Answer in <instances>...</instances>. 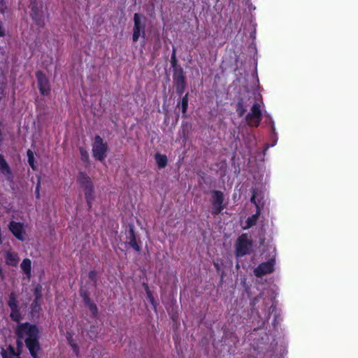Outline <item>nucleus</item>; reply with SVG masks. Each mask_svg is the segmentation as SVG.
Returning a JSON list of instances; mask_svg holds the SVG:
<instances>
[{
	"label": "nucleus",
	"mask_w": 358,
	"mask_h": 358,
	"mask_svg": "<svg viewBox=\"0 0 358 358\" xmlns=\"http://www.w3.org/2000/svg\"><path fill=\"white\" fill-rule=\"evenodd\" d=\"M7 304L10 309V320L18 323L14 329L17 348H22L24 342L32 358H40L41 346L39 342L38 327L28 322L20 323L23 319V315L15 292H13L9 294Z\"/></svg>",
	"instance_id": "obj_1"
},
{
	"label": "nucleus",
	"mask_w": 358,
	"mask_h": 358,
	"mask_svg": "<svg viewBox=\"0 0 358 358\" xmlns=\"http://www.w3.org/2000/svg\"><path fill=\"white\" fill-rule=\"evenodd\" d=\"M146 20V17L140 13L134 14L132 34L134 42H137L141 36L143 38H145Z\"/></svg>",
	"instance_id": "obj_2"
},
{
	"label": "nucleus",
	"mask_w": 358,
	"mask_h": 358,
	"mask_svg": "<svg viewBox=\"0 0 358 358\" xmlns=\"http://www.w3.org/2000/svg\"><path fill=\"white\" fill-rule=\"evenodd\" d=\"M108 149L107 143L103 142V138L100 136L96 135L92 143V151L93 157L96 159L103 162L107 155Z\"/></svg>",
	"instance_id": "obj_3"
},
{
	"label": "nucleus",
	"mask_w": 358,
	"mask_h": 358,
	"mask_svg": "<svg viewBox=\"0 0 358 358\" xmlns=\"http://www.w3.org/2000/svg\"><path fill=\"white\" fill-rule=\"evenodd\" d=\"M252 241L248 238L247 234H241L237 239L236 243V255L243 257L251 251Z\"/></svg>",
	"instance_id": "obj_4"
},
{
	"label": "nucleus",
	"mask_w": 358,
	"mask_h": 358,
	"mask_svg": "<svg viewBox=\"0 0 358 358\" xmlns=\"http://www.w3.org/2000/svg\"><path fill=\"white\" fill-rule=\"evenodd\" d=\"M210 194V202L212 204L211 214L213 216H216L221 213L225 208V206L223 203L224 199V194L220 190H211Z\"/></svg>",
	"instance_id": "obj_5"
},
{
	"label": "nucleus",
	"mask_w": 358,
	"mask_h": 358,
	"mask_svg": "<svg viewBox=\"0 0 358 358\" xmlns=\"http://www.w3.org/2000/svg\"><path fill=\"white\" fill-rule=\"evenodd\" d=\"M173 83L176 94L181 96L185 92L187 86L186 77L182 68L173 72Z\"/></svg>",
	"instance_id": "obj_6"
},
{
	"label": "nucleus",
	"mask_w": 358,
	"mask_h": 358,
	"mask_svg": "<svg viewBox=\"0 0 358 358\" xmlns=\"http://www.w3.org/2000/svg\"><path fill=\"white\" fill-rule=\"evenodd\" d=\"M262 120L261 106L258 103H255L251 108V112L245 116V120L250 127H257Z\"/></svg>",
	"instance_id": "obj_7"
},
{
	"label": "nucleus",
	"mask_w": 358,
	"mask_h": 358,
	"mask_svg": "<svg viewBox=\"0 0 358 358\" xmlns=\"http://www.w3.org/2000/svg\"><path fill=\"white\" fill-rule=\"evenodd\" d=\"M38 88L40 94L44 96L50 95L51 92V85L47 76L41 70L36 72Z\"/></svg>",
	"instance_id": "obj_8"
},
{
	"label": "nucleus",
	"mask_w": 358,
	"mask_h": 358,
	"mask_svg": "<svg viewBox=\"0 0 358 358\" xmlns=\"http://www.w3.org/2000/svg\"><path fill=\"white\" fill-rule=\"evenodd\" d=\"M77 183L83 189L85 194L94 192V184L90 177L84 171H80L76 178Z\"/></svg>",
	"instance_id": "obj_9"
},
{
	"label": "nucleus",
	"mask_w": 358,
	"mask_h": 358,
	"mask_svg": "<svg viewBox=\"0 0 358 358\" xmlns=\"http://www.w3.org/2000/svg\"><path fill=\"white\" fill-rule=\"evenodd\" d=\"M30 8L32 20L38 27H43L45 23L41 13V4H39L38 0H30Z\"/></svg>",
	"instance_id": "obj_10"
},
{
	"label": "nucleus",
	"mask_w": 358,
	"mask_h": 358,
	"mask_svg": "<svg viewBox=\"0 0 358 358\" xmlns=\"http://www.w3.org/2000/svg\"><path fill=\"white\" fill-rule=\"evenodd\" d=\"M275 259H271L266 262L261 263L254 270V274L257 278L271 273L274 271Z\"/></svg>",
	"instance_id": "obj_11"
},
{
	"label": "nucleus",
	"mask_w": 358,
	"mask_h": 358,
	"mask_svg": "<svg viewBox=\"0 0 358 358\" xmlns=\"http://www.w3.org/2000/svg\"><path fill=\"white\" fill-rule=\"evenodd\" d=\"M8 229L17 240L24 241L25 231L23 223L12 220L8 224Z\"/></svg>",
	"instance_id": "obj_12"
},
{
	"label": "nucleus",
	"mask_w": 358,
	"mask_h": 358,
	"mask_svg": "<svg viewBox=\"0 0 358 358\" xmlns=\"http://www.w3.org/2000/svg\"><path fill=\"white\" fill-rule=\"evenodd\" d=\"M0 172L6 177L8 181H13L14 176L12 170L1 154H0Z\"/></svg>",
	"instance_id": "obj_13"
},
{
	"label": "nucleus",
	"mask_w": 358,
	"mask_h": 358,
	"mask_svg": "<svg viewBox=\"0 0 358 358\" xmlns=\"http://www.w3.org/2000/svg\"><path fill=\"white\" fill-rule=\"evenodd\" d=\"M128 244L136 252H140L141 248L136 241V235L133 226H130L129 229V236H127Z\"/></svg>",
	"instance_id": "obj_14"
},
{
	"label": "nucleus",
	"mask_w": 358,
	"mask_h": 358,
	"mask_svg": "<svg viewBox=\"0 0 358 358\" xmlns=\"http://www.w3.org/2000/svg\"><path fill=\"white\" fill-rule=\"evenodd\" d=\"M155 159L159 169H164L166 166L168 159L166 155H162L157 152L155 155Z\"/></svg>",
	"instance_id": "obj_15"
},
{
	"label": "nucleus",
	"mask_w": 358,
	"mask_h": 358,
	"mask_svg": "<svg viewBox=\"0 0 358 358\" xmlns=\"http://www.w3.org/2000/svg\"><path fill=\"white\" fill-rule=\"evenodd\" d=\"M20 268L27 278H30L31 273V262L29 259L25 258L20 264Z\"/></svg>",
	"instance_id": "obj_16"
},
{
	"label": "nucleus",
	"mask_w": 358,
	"mask_h": 358,
	"mask_svg": "<svg viewBox=\"0 0 358 358\" xmlns=\"http://www.w3.org/2000/svg\"><path fill=\"white\" fill-rule=\"evenodd\" d=\"M260 215V210H257V213L252 216L247 218L245 222V226L243 227L244 229H248L257 224L258 217Z\"/></svg>",
	"instance_id": "obj_17"
},
{
	"label": "nucleus",
	"mask_w": 358,
	"mask_h": 358,
	"mask_svg": "<svg viewBox=\"0 0 358 358\" xmlns=\"http://www.w3.org/2000/svg\"><path fill=\"white\" fill-rule=\"evenodd\" d=\"M188 102H189V94L187 93L183 96L180 102L178 103V106L179 104L181 106V110L183 117H186V113L188 108Z\"/></svg>",
	"instance_id": "obj_18"
},
{
	"label": "nucleus",
	"mask_w": 358,
	"mask_h": 358,
	"mask_svg": "<svg viewBox=\"0 0 358 358\" xmlns=\"http://www.w3.org/2000/svg\"><path fill=\"white\" fill-rule=\"evenodd\" d=\"M6 259L7 264L12 266H17L19 262L17 255L12 252H8Z\"/></svg>",
	"instance_id": "obj_19"
},
{
	"label": "nucleus",
	"mask_w": 358,
	"mask_h": 358,
	"mask_svg": "<svg viewBox=\"0 0 358 358\" xmlns=\"http://www.w3.org/2000/svg\"><path fill=\"white\" fill-rule=\"evenodd\" d=\"M41 310L40 301L34 300L30 305V313L32 316L38 315Z\"/></svg>",
	"instance_id": "obj_20"
},
{
	"label": "nucleus",
	"mask_w": 358,
	"mask_h": 358,
	"mask_svg": "<svg viewBox=\"0 0 358 358\" xmlns=\"http://www.w3.org/2000/svg\"><path fill=\"white\" fill-rule=\"evenodd\" d=\"M170 62L171 66L173 68V73L177 71L178 69L182 68L180 66L178 65V59L176 58V50L175 48H173Z\"/></svg>",
	"instance_id": "obj_21"
},
{
	"label": "nucleus",
	"mask_w": 358,
	"mask_h": 358,
	"mask_svg": "<svg viewBox=\"0 0 358 358\" xmlns=\"http://www.w3.org/2000/svg\"><path fill=\"white\" fill-rule=\"evenodd\" d=\"M236 111L238 117H243L245 115L246 112V108L244 106L242 99H239L238 101L237 102L236 105Z\"/></svg>",
	"instance_id": "obj_22"
},
{
	"label": "nucleus",
	"mask_w": 358,
	"mask_h": 358,
	"mask_svg": "<svg viewBox=\"0 0 358 358\" xmlns=\"http://www.w3.org/2000/svg\"><path fill=\"white\" fill-rule=\"evenodd\" d=\"M27 157H28V163L29 164V166H31V168L34 170V171H36L37 169V167L35 165V162H34V152L31 150H28L27 151Z\"/></svg>",
	"instance_id": "obj_23"
},
{
	"label": "nucleus",
	"mask_w": 358,
	"mask_h": 358,
	"mask_svg": "<svg viewBox=\"0 0 358 358\" xmlns=\"http://www.w3.org/2000/svg\"><path fill=\"white\" fill-rule=\"evenodd\" d=\"M79 152H80L81 160L84 163H89L90 156H89V153H88L87 150L83 147H80Z\"/></svg>",
	"instance_id": "obj_24"
},
{
	"label": "nucleus",
	"mask_w": 358,
	"mask_h": 358,
	"mask_svg": "<svg viewBox=\"0 0 358 358\" xmlns=\"http://www.w3.org/2000/svg\"><path fill=\"white\" fill-rule=\"evenodd\" d=\"M85 306L87 307H88L92 316L94 317H96L98 315V308H97L96 305L92 301H90V302L86 303Z\"/></svg>",
	"instance_id": "obj_25"
},
{
	"label": "nucleus",
	"mask_w": 358,
	"mask_h": 358,
	"mask_svg": "<svg viewBox=\"0 0 358 358\" xmlns=\"http://www.w3.org/2000/svg\"><path fill=\"white\" fill-rule=\"evenodd\" d=\"M66 338H67L69 345L71 347V348L73 349L75 354L76 355H78L79 353V348H78V345L74 342V340H73L72 336L69 335L66 336Z\"/></svg>",
	"instance_id": "obj_26"
},
{
	"label": "nucleus",
	"mask_w": 358,
	"mask_h": 358,
	"mask_svg": "<svg viewBox=\"0 0 358 358\" xmlns=\"http://www.w3.org/2000/svg\"><path fill=\"white\" fill-rule=\"evenodd\" d=\"M34 300H38L41 301L42 298V287L41 285H38L34 290Z\"/></svg>",
	"instance_id": "obj_27"
},
{
	"label": "nucleus",
	"mask_w": 358,
	"mask_h": 358,
	"mask_svg": "<svg viewBox=\"0 0 358 358\" xmlns=\"http://www.w3.org/2000/svg\"><path fill=\"white\" fill-rule=\"evenodd\" d=\"M88 277L93 282L94 285L96 286L97 284V272L94 270L90 271Z\"/></svg>",
	"instance_id": "obj_28"
},
{
	"label": "nucleus",
	"mask_w": 358,
	"mask_h": 358,
	"mask_svg": "<svg viewBox=\"0 0 358 358\" xmlns=\"http://www.w3.org/2000/svg\"><path fill=\"white\" fill-rule=\"evenodd\" d=\"M85 197L86 199L87 205L88 208L90 209L92 206V201L94 199V193H90V194H85Z\"/></svg>",
	"instance_id": "obj_29"
},
{
	"label": "nucleus",
	"mask_w": 358,
	"mask_h": 358,
	"mask_svg": "<svg viewBox=\"0 0 358 358\" xmlns=\"http://www.w3.org/2000/svg\"><path fill=\"white\" fill-rule=\"evenodd\" d=\"M80 295L82 297L85 305L86 303H87L88 302H90V301H92L91 299L90 298L87 291L81 289L80 292Z\"/></svg>",
	"instance_id": "obj_30"
},
{
	"label": "nucleus",
	"mask_w": 358,
	"mask_h": 358,
	"mask_svg": "<svg viewBox=\"0 0 358 358\" xmlns=\"http://www.w3.org/2000/svg\"><path fill=\"white\" fill-rule=\"evenodd\" d=\"M252 196L250 198V201L252 203H253L256 208H257V210H259V203L257 202V200H256V196H257V191L255 189H252Z\"/></svg>",
	"instance_id": "obj_31"
},
{
	"label": "nucleus",
	"mask_w": 358,
	"mask_h": 358,
	"mask_svg": "<svg viewBox=\"0 0 358 358\" xmlns=\"http://www.w3.org/2000/svg\"><path fill=\"white\" fill-rule=\"evenodd\" d=\"M145 288L147 293V295L150 299V303L155 306V299L152 295L151 292L149 290L148 285L147 284H145Z\"/></svg>",
	"instance_id": "obj_32"
},
{
	"label": "nucleus",
	"mask_w": 358,
	"mask_h": 358,
	"mask_svg": "<svg viewBox=\"0 0 358 358\" xmlns=\"http://www.w3.org/2000/svg\"><path fill=\"white\" fill-rule=\"evenodd\" d=\"M7 7L5 0H0V13L4 14Z\"/></svg>",
	"instance_id": "obj_33"
},
{
	"label": "nucleus",
	"mask_w": 358,
	"mask_h": 358,
	"mask_svg": "<svg viewBox=\"0 0 358 358\" xmlns=\"http://www.w3.org/2000/svg\"><path fill=\"white\" fill-rule=\"evenodd\" d=\"M6 35V31L3 28V22L0 20V38Z\"/></svg>",
	"instance_id": "obj_34"
},
{
	"label": "nucleus",
	"mask_w": 358,
	"mask_h": 358,
	"mask_svg": "<svg viewBox=\"0 0 358 358\" xmlns=\"http://www.w3.org/2000/svg\"><path fill=\"white\" fill-rule=\"evenodd\" d=\"M40 187H41L40 182H38V183L37 184V185L36 187V191H35L36 196L38 199L40 197Z\"/></svg>",
	"instance_id": "obj_35"
},
{
	"label": "nucleus",
	"mask_w": 358,
	"mask_h": 358,
	"mask_svg": "<svg viewBox=\"0 0 358 358\" xmlns=\"http://www.w3.org/2000/svg\"><path fill=\"white\" fill-rule=\"evenodd\" d=\"M157 41H158V43L155 44L154 45V50L155 51L158 50L159 49V48H160V41H159V38H157Z\"/></svg>",
	"instance_id": "obj_36"
},
{
	"label": "nucleus",
	"mask_w": 358,
	"mask_h": 358,
	"mask_svg": "<svg viewBox=\"0 0 358 358\" xmlns=\"http://www.w3.org/2000/svg\"><path fill=\"white\" fill-rule=\"evenodd\" d=\"M10 350H11V352H12L13 353H14V352H15V351H14L13 348L12 347H10Z\"/></svg>",
	"instance_id": "obj_37"
}]
</instances>
